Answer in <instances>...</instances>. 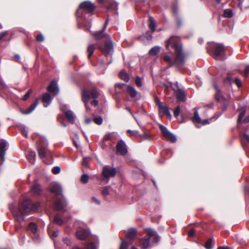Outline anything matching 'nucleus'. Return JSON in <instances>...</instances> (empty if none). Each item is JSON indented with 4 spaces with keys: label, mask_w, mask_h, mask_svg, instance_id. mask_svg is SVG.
<instances>
[{
    "label": "nucleus",
    "mask_w": 249,
    "mask_h": 249,
    "mask_svg": "<svg viewBox=\"0 0 249 249\" xmlns=\"http://www.w3.org/2000/svg\"><path fill=\"white\" fill-rule=\"evenodd\" d=\"M107 8L108 10H117L118 6L116 3L111 2L107 5Z\"/></svg>",
    "instance_id": "nucleus-44"
},
{
    "label": "nucleus",
    "mask_w": 249,
    "mask_h": 249,
    "mask_svg": "<svg viewBox=\"0 0 249 249\" xmlns=\"http://www.w3.org/2000/svg\"><path fill=\"white\" fill-rule=\"evenodd\" d=\"M95 8V5L91 1L88 0L83 1L79 5L75 13L76 16L80 20H86V14H92Z\"/></svg>",
    "instance_id": "nucleus-2"
},
{
    "label": "nucleus",
    "mask_w": 249,
    "mask_h": 249,
    "mask_svg": "<svg viewBox=\"0 0 249 249\" xmlns=\"http://www.w3.org/2000/svg\"><path fill=\"white\" fill-rule=\"evenodd\" d=\"M66 118L71 123H73L74 122V117L72 112L71 110L66 111L65 112Z\"/></svg>",
    "instance_id": "nucleus-29"
},
{
    "label": "nucleus",
    "mask_w": 249,
    "mask_h": 249,
    "mask_svg": "<svg viewBox=\"0 0 249 249\" xmlns=\"http://www.w3.org/2000/svg\"><path fill=\"white\" fill-rule=\"evenodd\" d=\"M155 103L158 107H160L164 103L161 102L159 97H156L155 98Z\"/></svg>",
    "instance_id": "nucleus-59"
},
{
    "label": "nucleus",
    "mask_w": 249,
    "mask_h": 249,
    "mask_svg": "<svg viewBox=\"0 0 249 249\" xmlns=\"http://www.w3.org/2000/svg\"><path fill=\"white\" fill-rule=\"evenodd\" d=\"M160 51V47L158 46H155L152 48L149 51V54L150 55H157Z\"/></svg>",
    "instance_id": "nucleus-36"
},
{
    "label": "nucleus",
    "mask_w": 249,
    "mask_h": 249,
    "mask_svg": "<svg viewBox=\"0 0 249 249\" xmlns=\"http://www.w3.org/2000/svg\"><path fill=\"white\" fill-rule=\"evenodd\" d=\"M29 228L33 234L36 233L37 230V226L36 224L32 222L29 224Z\"/></svg>",
    "instance_id": "nucleus-39"
},
{
    "label": "nucleus",
    "mask_w": 249,
    "mask_h": 249,
    "mask_svg": "<svg viewBox=\"0 0 249 249\" xmlns=\"http://www.w3.org/2000/svg\"><path fill=\"white\" fill-rule=\"evenodd\" d=\"M87 249H96V247L93 242H91L87 245Z\"/></svg>",
    "instance_id": "nucleus-58"
},
{
    "label": "nucleus",
    "mask_w": 249,
    "mask_h": 249,
    "mask_svg": "<svg viewBox=\"0 0 249 249\" xmlns=\"http://www.w3.org/2000/svg\"><path fill=\"white\" fill-rule=\"evenodd\" d=\"M39 99L36 98L35 102L31 105L30 107L22 111V113L24 114H28L31 113L36 107L38 104Z\"/></svg>",
    "instance_id": "nucleus-19"
},
{
    "label": "nucleus",
    "mask_w": 249,
    "mask_h": 249,
    "mask_svg": "<svg viewBox=\"0 0 249 249\" xmlns=\"http://www.w3.org/2000/svg\"><path fill=\"white\" fill-rule=\"evenodd\" d=\"M93 121L96 124H97L98 125H100L103 123V119H102V117L99 116V117L94 118L93 119Z\"/></svg>",
    "instance_id": "nucleus-47"
},
{
    "label": "nucleus",
    "mask_w": 249,
    "mask_h": 249,
    "mask_svg": "<svg viewBox=\"0 0 249 249\" xmlns=\"http://www.w3.org/2000/svg\"><path fill=\"white\" fill-rule=\"evenodd\" d=\"M165 138L172 142H175L177 141V138L171 132Z\"/></svg>",
    "instance_id": "nucleus-42"
},
{
    "label": "nucleus",
    "mask_w": 249,
    "mask_h": 249,
    "mask_svg": "<svg viewBox=\"0 0 249 249\" xmlns=\"http://www.w3.org/2000/svg\"><path fill=\"white\" fill-rule=\"evenodd\" d=\"M67 205L66 200L63 197L62 198H57L54 202V207L56 211H66V207Z\"/></svg>",
    "instance_id": "nucleus-12"
},
{
    "label": "nucleus",
    "mask_w": 249,
    "mask_h": 249,
    "mask_svg": "<svg viewBox=\"0 0 249 249\" xmlns=\"http://www.w3.org/2000/svg\"><path fill=\"white\" fill-rule=\"evenodd\" d=\"M46 146L39 145L37 148L39 157L43 159L46 157Z\"/></svg>",
    "instance_id": "nucleus-20"
},
{
    "label": "nucleus",
    "mask_w": 249,
    "mask_h": 249,
    "mask_svg": "<svg viewBox=\"0 0 249 249\" xmlns=\"http://www.w3.org/2000/svg\"><path fill=\"white\" fill-rule=\"evenodd\" d=\"M32 193L36 196H39L41 194L42 189L40 184L36 182H35L31 187Z\"/></svg>",
    "instance_id": "nucleus-18"
},
{
    "label": "nucleus",
    "mask_w": 249,
    "mask_h": 249,
    "mask_svg": "<svg viewBox=\"0 0 249 249\" xmlns=\"http://www.w3.org/2000/svg\"><path fill=\"white\" fill-rule=\"evenodd\" d=\"M119 77L125 82H127L129 80V77L124 70H122L119 73Z\"/></svg>",
    "instance_id": "nucleus-30"
},
{
    "label": "nucleus",
    "mask_w": 249,
    "mask_h": 249,
    "mask_svg": "<svg viewBox=\"0 0 249 249\" xmlns=\"http://www.w3.org/2000/svg\"><path fill=\"white\" fill-rule=\"evenodd\" d=\"M137 235V231L136 229H131L127 231L125 237L130 240L134 239Z\"/></svg>",
    "instance_id": "nucleus-22"
},
{
    "label": "nucleus",
    "mask_w": 249,
    "mask_h": 249,
    "mask_svg": "<svg viewBox=\"0 0 249 249\" xmlns=\"http://www.w3.org/2000/svg\"><path fill=\"white\" fill-rule=\"evenodd\" d=\"M90 104L92 106H93L94 107H96L98 105V102L96 100V99H94L92 101L90 102Z\"/></svg>",
    "instance_id": "nucleus-64"
},
{
    "label": "nucleus",
    "mask_w": 249,
    "mask_h": 249,
    "mask_svg": "<svg viewBox=\"0 0 249 249\" xmlns=\"http://www.w3.org/2000/svg\"><path fill=\"white\" fill-rule=\"evenodd\" d=\"M89 180V176L86 174L82 175L81 177V182L83 184H87Z\"/></svg>",
    "instance_id": "nucleus-43"
},
{
    "label": "nucleus",
    "mask_w": 249,
    "mask_h": 249,
    "mask_svg": "<svg viewBox=\"0 0 249 249\" xmlns=\"http://www.w3.org/2000/svg\"><path fill=\"white\" fill-rule=\"evenodd\" d=\"M127 133L129 134V136L130 137H136L139 135V132L137 130H131L129 129L127 131Z\"/></svg>",
    "instance_id": "nucleus-45"
},
{
    "label": "nucleus",
    "mask_w": 249,
    "mask_h": 249,
    "mask_svg": "<svg viewBox=\"0 0 249 249\" xmlns=\"http://www.w3.org/2000/svg\"><path fill=\"white\" fill-rule=\"evenodd\" d=\"M141 138L142 140H149L150 139V136L147 134V133H144L142 134H140L139 135Z\"/></svg>",
    "instance_id": "nucleus-54"
},
{
    "label": "nucleus",
    "mask_w": 249,
    "mask_h": 249,
    "mask_svg": "<svg viewBox=\"0 0 249 249\" xmlns=\"http://www.w3.org/2000/svg\"><path fill=\"white\" fill-rule=\"evenodd\" d=\"M213 87L215 90V100L218 102L223 104L224 106L225 107H227L228 106V104L227 103V101H226L225 98L223 95L221 90L219 88L218 85L215 83H213Z\"/></svg>",
    "instance_id": "nucleus-8"
},
{
    "label": "nucleus",
    "mask_w": 249,
    "mask_h": 249,
    "mask_svg": "<svg viewBox=\"0 0 249 249\" xmlns=\"http://www.w3.org/2000/svg\"><path fill=\"white\" fill-rule=\"evenodd\" d=\"M208 51L214 59H217L224 56L226 48L222 44L214 43L210 45Z\"/></svg>",
    "instance_id": "nucleus-5"
},
{
    "label": "nucleus",
    "mask_w": 249,
    "mask_h": 249,
    "mask_svg": "<svg viewBox=\"0 0 249 249\" xmlns=\"http://www.w3.org/2000/svg\"><path fill=\"white\" fill-rule=\"evenodd\" d=\"M36 154L34 151H30L28 152V154H27V158L31 163H34L36 160Z\"/></svg>",
    "instance_id": "nucleus-27"
},
{
    "label": "nucleus",
    "mask_w": 249,
    "mask_h": 249,
    "mask_svg": "<svg viewBox=\"0 0 249 249\" xmlns=\"http://www.w3.org/2000/svg\"><path fill=\"white\" fill-rule=\"evenodd\" d=\"M92 35L96 40H99L105 37V34L104 33V30L93 33L92 34Z\"/></svg>",
    "instance_id": "nucleus-25"
},
{
    "label": "nucleus",
    "mask_w": 249,
    "mask_h": 249,
    "mask_svg": "<svg viewBox=\"0 0 249 249\" xmlns=\"http://www.w3.org/2000/svg\"><path fill=\"white\" fill-rule=\"evenodd\" d=\"M116 169L114 167H111L109 166H105L102 170V175L105 178H108L115 176Z\"/></svg>",
    "instance_id": "nucleus-11"
},
{
    "label": "nucleus",
    "mask_w": 249,
    "mask_h": 249,
    "mask_svg": "<svg viewBox=\"0 0 249 249\" xmlns=\"http://www.w3.org/2000/svg\"><path fill=\"white\" fill-rule=\"evenodd\" d=\"M192 120L194 123L199 124L201 122V119L199 116V114L197 110L195 111L194 112V116L193 117Z\"/></svg>",
    "instance_id": "nucleus-35"
},
{
    "label": "nucleus",
    "mask_w": 249,
    "mask_h": 249,
    "mask_svg": "<svg viewBox=\"0 0 249 249\" xmlns=\"http://www.w3.org/2000/svg\"><path fill=\"white\" fill-rule=\"evenodd\" d=\"M159 114L160 115H166L167 118L171 120L172 115L169 111V109L166 103H164L158 107Z\"/></svg>",
    "instance_id": "nucleus-14"
},
{
    "label": "nucleus",
    "mask_w": 249,
    "mask_h": 249,
    "mask_svg": "<svg viewBox=\"0 0 249 249\" xmlns=\"http://www.w3.org/2000/svg\"><path fill=\"white\" fill-rule=\"evenodd\" d=\"M109 187L106 186L103 188L102 194L104 196H106L109 195Z\"/></svg>",
    "instance_id": "nucleus-46"
},
{
    "label": "nucleus",
    "mask_w": 249,
    "mask_h": 249,
    "mask_svg": "<svg viewBox=\"0 0 249 249\" xmlns=\"http://www.w3.org/2000/svg\"><path fill=\"white\" fill-rule=\"evenodd\" d=\"M77 237L80 240H85L87 237V232L84 231H78L76 232Z\"/></svg>",
    "instance_id": "nucleus-32"
},
{
    "label": "nucleus",
    "mask_w": 249,
    "mask_h": 249,
    "mask_svg": "<svg viewBox=\"0 0 249 249\" xmlns=\"http://www.w3.org/2000/svg\"><path fill=\"white\" fill-rule=\"evenodd\" d=\"M8 35L7 31L0 33V42L1 43L3 38Z\"/></svg>",
    "instance_id": "nucleus-56"
},
{
    "label": "nucleus",
    "mask_w": 249,
    "mask_h": 249,
    "mask_svg": "<svg viewBox=\"0 0 249 249\" xmlns=\"http://www.w3.org/2000/svg\"><path fill=\"white\" fill-rule=\"evenodd\" d=\"M128 246V243L124 240H122L120 249H127Z\"/></svg>",
    "instance_id": "nucleus-48"
},
{
    "label": "nucleus",
    "mask_w": 249,
    "mask_h": 249,
    "mask_svg": "<svg viewBox=\"0 0 249 249\" xmlns=\"http://www.w3.org/2000/svg\"><path fill=\"white\" fill-rule=\"evenodd\" d=\"M47 89L51 93L57 94L59 92L58 85L55 81H52L49 85Z\"/></svg>",
    "instance_id": "nucleus-17"
},
{
    "label": "nucleus",
    "mask_w": 249,
    "mask_h": 249,
    "mask_svg": "<svg viewBox=\"0 0 249 249\" xmlns=\"http://www.w3.org/2000/svg\"><path fill=\"white\" fill-rule=\"evenodd\" d=\"M213 239L212 238H209L205 244V248L206 249H213L212 243Z\"/></svg>",
    "instance_id": "nucleus-40"
},
{
    "label": "nucleus",
    "mask_w": 249,
    "mask_h": 249,
    "mask_svg": "<svg viewBox=\"0 0 249 249\" xmlns=\"http://www.w3.org/2000/svg\"><path fill=\"white\" fill-rule=\"evenodd\" d=\"M232 10L231 9H226L224 10L223 17L228 18H231L233 16Z\"/></svg>",
    "instance_id": "nucleus-38"
},
{
    "label": "nucleus",
    "mask_w": 249,
    "mask_h": 249,
    "mask_svg": "<svg viewBox=\"0 0 249 249\" xmlns=\"http://www.w3.org/2000/svg\"><path fill=\"white\" fill-rule=\"evenodd\" d=\"M8 143L3 141L0 142V158L2 161L5 160V155L7 150Z\"/></svg>",
    "instance_id": "nucleus-15"
},
{
    "label": "nucleus",
    "mask_w": 249,
    "mask_h": 249,
    "mask_svg": "<svg viewBox=\"0 0 249 249\" xmlns=\"http://www.w3.org/2000/svg\"><path fill=\"white\" fill-rule=\"evenodd\" d=\"M159 127H160V130L161 131L162 135H163V136L164 137L167 136L170 133V132H169L168 131V130L167 129L166 127H165L164 126L160 124V125Z\"/></svg>",
    "instance_id": "nucleus-41"
},
{
    "label": "nucleus",
    "mask_w": 249,
    "mask_h": 249,
    "mask_svg": "<svg viewBox=\"0 0 249 249\" xmlns=\"http://www.w3.org/2000/svg\"><path fill=\"white\" fill-rule=\"evenodd\" d=\"M52 101L51 95L48 93H44L42 96V101L44 103V106L45 107H48L50 105Z\"/></svg>",
    "instance_id": "nucleus-21"
},
{
    "label": "nucleus",
    "mask_w": 249,
    "mask_h": 249,
    "mask_svg": "<svg viewBox=\"0 0 249 249\" xmlns=\"http://www.w3.org/2000/svg\"><path fill=\"white\" fill-rule=\"evenodd\" d=\"M91 159L89 157H86L83 159V161H82V165L86 167H89V161Z\"/></svg>",
    "instance_id": "nucleus-49"
},
{
    "label": "nucleus",
    "mask_w": 249,
    "mask_h": 249,
    "mask_svg": "<svg viewBox=\"0 0 249 249\" xmlns=\"http://www.w3.org/2000/svg\"><path fill=\"white\" fill-rule=\"evenodd\" d=\"M53 222L58 225H62L64 223V221L60 216L59 214L57 213L54 217Z\"/></svg>",
    "instance_id": "nucleus-33"
},
{
    "label": "nucleus",
    "mask_w": 249,
    "mask_h": 249,
    "mask_svg": "<svg viewBox=\"0 0 249 249\" xmlns=\"http://www.w3.org/2000/svg\"><path fill=\"white\" fill-rule=\"evenodd\" d=\"M238 6L241 9L248 8L249 7V0H240L238 2Z\"/></svg>",
    "instance_id": "nucleus-31"
},
{
    "label": "nucleus",
    "mask_w": 249,
    "mask_h": 249,
    "mask_svg": "<svg viewBox=\"0 0 249 249\" xmlns=\"http://www.w3.org/2000/svg\"><path fill=\"white\" fill-rule=\"evenodd\" d=\"M235 78L231 75L228 74L226 77L224 78L223 82L225 84L230 85L231 86L232 84H234V80Z\"/></svg>",
    "instance_id": "nucleus-28"
},
{
    "label": "nucleus",
    "mask_w": 249,
    "mask_h": 249,
    "mask_svg": "<svg viewBox=\"0 0 249 249\" xmlns=\"http://www.w3.org/2000/svg\"><path fill=\"white\" fill-rule=\"evenodd\" d=\"M50 191L52 194H54L56 197L59 196H63L62 189L61 187L57 184H54L51 186L50 188Z\"/></svg>",
    "instance_id": "nucleus-16"
},
{
    "label": "nucleus",
    "mask_w": 249,
    "mask_h": 249,
    "mask_svg": "<svg viewBox=\"0 0 249 249\" xmlns=\"http://www.w3.org/2000/svg\"><path fill=\"white\" fill-rule=\"evenodd\" d=\"M52 172L53 174L56 175L60 173V168L59 166H55L53 168Z\"/></svg>",
    "instance_id": "nucleus-53"
},
{
    "label": "nucleus",
    "mask_w": 249,
    "mask_h": 249,
    "mask_svg": "<svg viewBox=\"0 0 249 249\" xmlns=\"http://www.w3.org/2000/svg\"><path fill=\"white\" fill-rule=\"evenodd\" d=\"M21 131L22 134L24 135L26 137H28V131L26 128L25 127H22L21 128Z\"/></svg>",
    "instance_id": "nucleus-62"
},
{
    "label": "nucleus",
    "mask_w": 249,
    "mask_h": 249,
    "mask_svg": "<svg viewBox=\"0 0 249 249\" xmlns=\"http://www.w3.org/2000/svg\"><path fill=\"white\" fill-rule=\"evenodd\" d=\"M99 93L96 87H92L91 89H84L82 91V100L85 105L87 110L89 109L88 103L91 98L93 99L98 97Z\"/></svg>",
    "instance_id": "nucleus-4"
},
{
    "label": "nucleus",
    "mask_w": 249,
    "mask_h": 249,
    "mask_svg": "<svg viewBox=\"0 0 249 249\" xmlns=\"http://www.w3.org/2000/svg\"><path fill=\"white\" fill-rule=\"evenodd\" d=\"M234 84L237 86L238 88H241L242 86V83L240 79L238 78H235L234 80Z\"/></svg>",
    "instance_id": "nucleus-52"
},
{
    "label": "nucleus",
    "mask_w": 249,
    "mask_h": 249,
    "mask_svg": "<svg viewBox=\"0 0 249 249\" xmlns=\"http://www.w3.org/2000/svg\"><path fill=\"white\" fill-rule=\"evenodd\" d=\"M36 40L38 42H43L44 40V37L43 36L40 34H38L36 36Z\"/></svg>",
    "instance_id": "nucleus-57"
},
{
    "label": "nucleus",
    "mask_w": 249,
    "mask_h": 249,
    "mask_svg": "<svg viewBox=\"0 0 249 249\" xmlns=\"http://www.w3.org/2000/svg\"><path fill=\"white\" fill-rule=\"evenodd\" d=\"M196 231L194 229H191L188 231V234L189 236L193 237L195 236Z\"/></svg>",
    "instance_id": "nucleus-61"
},
{
    "label": "nucleus",
    "mask_w": 249,
    "mask_h": 249,
    "mask_svg": "<svg viewBox=\"0 0 249 249\" xmlns=\"http://www.w3.org/2000/svg\"><path fill=\"white\" fill-rule=\"evenodd\" d=\"M180 113V109L179 106L176 107L174 111V115L175 117H178Z\"/></svg>",
    "instance_id": "nucleus-51"
},
{
    "label": "nucleus",
    "mask_w": 249,
    "mask_h": 249,
    "mask_svg": "<svg viewBox=\"0 0 249 249\" xmlns=\"http://www.w3.org/2000/svg\"><path fill=\"white\" fill-rule=\"evenodd\" d=\"M165 47L168 50L170 48L175 51V57L173 59L170 56L165 55L164 60L171 66L175 65L177 68L182 66L185 63V56L182 52V45L181 39L178 36H172L165 42Z\"/></svg>",
    "instance_id": "nucleus-1"
},
{
    "label": "nucleus",
    "mask_w": 249,
    "mask_h": 249,
    "mask_svg": "<svg viewBox=\"0 0 249 249\" xmlns=\"http://www.w3.org/2000/svg\"><path fill=\"white\" fill-rule=\"evenodd\" d=\"M172 89L176 94V97L177 100L180 102H184L186 101V98L184 91L183 89L180 88L178 82L171 83L170 84Z\"/></svg>",
    "instance_id": "nucleus-7"
},
{
    "label": "nucleus",
    "mask_w": 249,
    "mask_h": 249,
    "mask_svg": "<svg viewBox=\"0 0 249 249\" xmlns=\"http://www.w3.org/2000/svg\"><path fill=\"white\" fill-rule=\"evenodd\" d=\"M99 49L105 54L106 57L110 55L111 57L113 50V45L111 41H106L104 46H100Z\"/></svg>",
    "instance_id": "nucleus-9"
},
{
    "label": "nucleus",
    "mask_w": 249,
    "mask_h": 249,
    "mask_svg": "<svg viewBox=\"0 0 249 249\" xmlns=\"http://www.w3.org/2000/svg\"><path fill=\"white\" fill-rule=\"evenodd\" d=\"M149 28L151 30V32H153L155 31L156 27L155 20L152 17H150L149 18Z\"/></svg>",
    "instance_id": "nucleus-34"
},
{
    "label": "nucleus",
    "mask_w": 249,
    "mask_h": 249,
    "mask_svg": "<svg viewBox=\"0 0 249 249\" xmlns=\"http://www.w3.org/2000/svg\"><path fill=\"white\" fill-rule=\"evenodd\" d=\"M39 204L34 203L30 199H25L19 205L20 208L25 214L34 213L38 210Z\"/></svg>",
    "instance_id": "nucleus-6"
},
{
    "label": "nucleus",
    "mask_w": 249,
    "mask_h": 249,
    "mask_svg": "<svg viewBox=\"0 0 249 249\" xmlns=\"http://www.w3.org/2000/svg\"><path fill=\"white\" fill-rule=\"evenodd\" d=\"M21 228L22 226L21 225V223H17V224H15V229L16 231H18Z\"/></svg>",
    "instance_id": "nucleus-63"
},
{
    "label": "nucleus",
    "mask_w": 249,
    "mask_h": 249,
    "mask_svg": "<svg viewBox=\"0 0 249 249\" xmlns=\"http://www.w3.org/2000/svg\"><path fill=\"white\" fill-rule=\"evenodd\" d=\"M146 234L148 236V238H142L140 241L141 247L143 249H147L149 247L151 238H152V242L154 243H158L160 240L157 232L152 229H146Z\"/></svg>",
    "instance_id": "nucleus-3"
},
{
    "label": "nucleus",
    "mask_w": 249,
    "mask_h": 249,
    "mask_svg": "<svg viewBox=\"0 0 249 249\" xmlns=\"http://www.w3.org/2000/svg\"><path fill=\"white\" fill-rule=\"evenodd\" d=\"M126 91L129 94L130 96L132 98H135L137 96V91L134 89V88L132 86H127Z\"/></svg>",
    "instance_id": "nucleus-24"
},
{
    "label": "nucleus",
    "mask_w": 249,
    "mask_h": 249,
    "mask_svg": "<svg viewBox=\"0 0 249 249\" xmlns=\"http://www.w3.org/2000/svg\"><path fill=\"white\" fill-rule=\"evenodd\" d=\"M95 49V47L94 44H90L88 46L87 52L88 53V57L89 59L92 55Z\"/></svg>",
    "instance_id": "nucleus-37"
},
{
    "label": "nucleus",
    "mask_w": 249,
    "mask_h": 249,
    "mask_svg": "<svg viewBox=\"0 0 249 249\" xmlns=\"http://www.w3.org/2000/svg\"><path fill=\"white\" fill-rule=\"evenodd\" d=\"M32 92V90L31 89H30L29 90H28V91L27 92V93L22 97V100L26 101L29 98L30 94Z\"/></svg>",
    "instance_id": "nucleus-55"
},
{
    "label": "nucleus",
    "mask_w": 249,
    "mask_h": 249,
    "mask_svg": "<svg viewBox=\"0 0 249 249\" xmlns=\"http://www.w3.org/2000/svg\"><path fill=\"white\" fill-rule=\"evenodd\" d=\"M116 154L121 156H125L128 153L127 145L122 140H119L116 145Z\"/></svg>",
    "instance_id": "nucleus-10"
},
{
    "label": "nucleus",
    "mask_w": 249,
    "mask_h": 249,
    "mask_svg": "<svg viewBox=\"0 0 249 249\" xmlns=\"http://www.w3.org/2000/svg\"><path fill=\"white\" fill-rule=\"evenodd\" d=\"M135 84L138 87H141L142 86V79L140 77L137 76L135 79Z\"/></svg>",
    "instance_id": "nucleus-50"
},
{
    "label": "nucleus",
    "mask_w": 249,
    "mask_h": 249,
    "mask_svg": "<svg viewBox=\"0 0 249 249\" xmlns=\"http://www.w3.org/2000/svg\"><path fill=\"white\" fill-rule=\"evenodd\" d=\"M152 35L149 31H147L145 34H142L139 36V39L143 41L145 39L147 40H151L152 39Z\"/></svg>",
    "instance_id": "nucleus-26"
},
{
    "label": "nucleus",
    "mask_w": 249,
    "mask_h": 249,
    "mask_svg": "<svg viewBox=\"0 0 249 249\" xmlns=\"http://www.w3.org/2000/svg\"><path fill=\"white\" fill-rule=\"evenodd\" d=\"M11 212L17 223H21L24 220V214H25L20 208L13 210Z\"/></svg>",
    "instance_id": "nucleus-13"
},
{
    "label": "nucleus",
    "mask_w": 249,
    "mask_h": 249,
    "mask_svg": "<svg viewBox=\"0 0 249 249\" xmlns=\"http://www.w3.org/2000/svg\"><path fill=\"white\" fill-rule=\"evenodd\" d=\"M249 72V65L247 66L244 70L243 76L245 77L248 76V73Z\"/></svg>",
    "instance_id": "nucleus-60"
},
{
    "label": "nucleus",
    "mask_w": 249,
    "mask_h": 249,
    "mask_svg": "<svg viewBox=\"0 0 249 249\" xmlns=\"http://www.w3.org/2000/svg\"><path fill=\"white\" fill-rule=\"evenodd\" d=\"M238 111H240V113L239 114L238 119H237V123L239 124L242 123L243 118L244 117L246 111V108L245 107H241L238 108Z\"/></svg>",
    "instance_id": "nucleus-23"
}]
</instances>
